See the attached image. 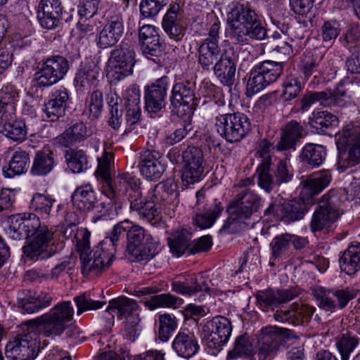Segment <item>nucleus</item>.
I'll use <instances>...</instances> for the list:
<instances>
[{"label": "nucleus", "instance_id": "1", "mask_svg": "<svg viewBox=\"0 0 360 360\" xmlns=\"http://www.w3.org/2000/svg\"><path fill=\"white\" fill-rule=\"evenodd\" d=\"M72 313L69 302H59L49 312L29 321L26 332L6 345V356L13 360H33L37 354L38 335L51 338L60 336Z\"/></svg>", "mask_w": 360, "mask_h": 360}, {"label": "nucleus", "instance_id": "2", "mask_svg": "<svg viewBox=\"0 0 360 360\" xmlns=\"http://www.w3.org/2000/svg\"><path fill=\"white\" fill-rule=\"evenodd\" d=\"M228 15L230 37L238 44H247L250 40H262L266 30L259 16L248 2H233Z\"/></svg>", "mask_w": 360, "mask_h": 360}, {"label": "nucleus", "instance_id": "3", "mask_svg": "<svg viewBox=\"0 0 360 360\" xmlns=\"http://www.w3.org/2000/svg\"><path fill=\"white\" fill-rule=\"evenodd\" d=\"M338 117L328 111L316 114V134L332 136L335 135L339 150H348V159L352 164L360 160V127L353 124H347L341 131L336 132Z\"/></svg>", "mask_w": 360, "mask_h": 360}, {"label": "nucleus", "instance_id": "4", "mask_svg": "<svg viewBox=\"0 0 360 360\" xmlns=\"http://www.w3.org/2000/svg\"><path fill=\"white\" fill-rule=\"evenodd\" d=\"M302 188L298 199L285 201L281 205L271 203L265 214H274L286 222L301 219L315 203V177L313 174L302 176Z\"/></svg>", "mask_w": 360, "mask_h": 360}, {"label": "nucleus", "instance_id": "5", "mask_svg": "<svg viewBox=\"0 0 360 360\" xmlns=\"http://www.w3.org/2000/svg\"><path fill=\"white\" fill-rule=\"evenodd\" d=\"M214 127L220 136L227 142L237 143L249 133L251 124L246 115L237 112L216 115Z\"/></svg>", "mask_w": 360, "mask_h": 360}, {"label": "nucleus", "instance_id": "6", "mask_svg": "<svg viewBox=\"0 0 360 360\" xmlns=\"http://www.w3.org/2000/svg\"><path fill=\"white\" fill-rule=\"evenodd\" d=\"M195 90V83L189 80L176 81L169 96L172 112L178 117L186 116V120L189 121L198 105Z\"/></svg>", "mask_w": 360, "mask_h": 360}, {"label": "nucleus", "instance_id": "7", "mask_svg": "<svg viewBox=\"0 0 360 360\" xmlns=\"http://www.w3.org/2000/svg\"><path fill=\"white\" fill-rule=\"evenodd\" d=\"M53 231L46 225L42 224L39 219L38 227L30 234L32 239L22 248L23 253L33 260L50 258L58 252L53 242Z\"/></svg>", "mask_w": 360, "mask_h": 360}, {"label": "nucleus", "instance_id": "8", "mask_svg": "<svg viewBox=\"0 0 360 360\" xmlns=\"http://www.w3.org/2000/svg\"><path fill=\"white\" fill-rule=\"evenodd\" d=\"M134 50L128 43L121 44L110 52L108 60V76L115 82L120 81L133 72Z\"/></svg>", "mask_w": 360, "mask_h": 360}, {"label": "nucleus", "instance_id": "9", "mask_svg": "<svg viewBox=\"0 0 360 360\" xmlns=\"http://www.w3.org/2000/svg\"><path fill=\"white\" fill-rule=\"evenodd\" d=\"M231 332V323L227 318L215 316L203 326L202 340L209 348L219 349L227 343Z\"/></svg>", "mask_w": 360, "mask_h": 360}, {"label": "nucleus", "instance_id": "10", "mask_svg": "<svg viewBox=\"0 0 360 360\" xmlns=\"http://www.w3.org/2000/svg\"><path fill=\"white\" fill-rule=\"evenodd\" d=\"M182 159L183 183L189 185L200 181L202 178L205 165L204 153L201 148L188 146L182 153Z\"/></svg>", "mask_w": 360, "mask_h": 360}, {"label": "nucleus", "instance_id": "11", "mask_svg": "<svg viewBox=\"0 0 360 360\" xmlns=\"http://www.w3.org/2000/svg\"><path fill=\"white\" fill-rule=\"evenodd\" d=\"M69 69L68 60L60 56L48 58L36 73V82L38 86H49L62 79Z\"/></svg>", "mask_w": 360, "mask_h": 360}, {"label": "nucleus", "instance_id": "12", "mask_svg": "<svg viewBox=\"0 0 360 360\" xmlns=\"http://www.w3.org/2000/svg\"><path fill=\"white\" fill-rule=\"evenodd\" d=\"M169 77L164 75L144 87L145 109L148 112H160L166 105Z\"/></svg>", "mask_w": 360, "mask_h": 360}, {"label": "nucleus", "instance_id": "13", "mask_svg": "<svg viewBox=\"0 0 360 360\" xmlns=\"http://www.w3.org/2000/svg\"><path fill=\"white\" fill-rule=\"evenodd\" d=\"M101 195L96 193L89 184H83L76 188L72 194L73 205L82 212L96 210L102 212L107 209V204L101 201Z\"/></svg>", "mask_w": 360, "mask_h": 360}, {"label": "nucleus", "instance_id": "14", "mask_svg": "<svg viewBox=\"0 0 360 360\" xmlns=\"http://www.w3.org/2000/svg\"><path fill=\"white\" fill-rule=\"evenodd\" d=\"M141 174L153 180L159 179L165 171L162 154L158 150L148 148L139 153V163Z\"/></svg>", "mask_w": 360, "mask_h": 360}, {"label": "nucleus", "instance_id": "15", "mask_svg": "<svg viewBox=\"0 0 360 360\" xmlns=\"http://www.w3.org/2000/svg\"><path fill=\"white\" fill-rule=\"evenodd\" d=\"M124 32V19L121 13L109 16L96 37V45L105 49L114 46Z\"/></svg>", "mask_w": 360, "mask_h": 360}, {"label": "nucleus", "instance_id": "16", "mask_svg": "<svg viewBox=\"0 0 360 360\" xmlns=\"http://www.w3.org/2000/svg\"><path fill=\"white\" fill-rule=\"evenodd\" d=\"M284 343L285 336L280 328L273 326L262 328L258 341L259 360L274 356Z\"/></svg>", "mask_w": 360, "mask_h": 360}, {"label": "nucleus", "instance_id": "17", "mask_svg": "<svg viewBox=\"0 0 360 360\" xmlns=\"http://www.w3.org/2000/svg\"><path fill=\"white\" fill-rule=\"evenodd\" d=\"M337 197L333 189L323 195L318 202L316 209V231L328 229L340 217L335 205Z\"/></svg>", "mask_w": 360, "mask_h": 360}, {"label": "nucleus", "instance_id": "18", "mask_svg": "<svg viewBox=\"0 0 360 360\" xmlns=\"http://www.w3.org/2000/svg\"><path fill=\"white\" fill-rule=\"evenodd\" d=\"M237 58L234 48L229 46L223 49L220 59L211 68L214 75L224 85L231 86L234 84Z\"/></svg>", "mask_w": 360, "mask_h": 360}, {"label": "nucleus", "instance_id": "19", "mask_svg": "<svg viewBox=\"0 0 360 360\" xmlns=\"http://www.w3.org/2000/svg\"><path fill=\"white\" fill-rule=\"evenodd\" d=\"M162 25L164 31L171 39L176 41L182 39L186 30V22L179 4L175 2L169 5L163 17Z\"/></svg>", "mask_w": 360, "mask_h": 360}, {"label": "nucleus", "instance_id": "20", "mask_svg": "<svg viewBox=\"0 0 360 360\" xmlns=\"http://www.w3.org/2000/svg\"><path fill=\"white\" fill-rule=\"evenodd\" d=\"M268 174L270 176L268 180L255 175L258 186L266 193H271L276 186L290 182L293 177V170L287 160H280L274 169V174L271 173V167L268 169Z\"/></svg>", "mask_w": 360, "mask_h": 360}, {"label": "nucleus", "instance_id": "21", "mask_svg": "<svg viewBox=\"0 0 360 360\" xmlns=\"http://www.w3.org/2000/svg\"><path fill=\"white\" fill-rule=\"evenodd\" d=\"M63 13L60 0H39L37 19L40 25L46 30L58 27Z\"/></svg>", "mask_w": 360, "mask_h": 360}, {"label": "nucleus", "instance_id": "22", "mask_svg": "<svg viewBox=\"0 0 360 360\" xmlns=\"http://www.w3.org/2000/svg\"><path fill=\"white\" fill-rule=\"evenodd\" d=\"M171 287L173 292L188 296L201 291L210 293L211 290L206 280L195 274L177 276L172 281Z\"/></svg>", "mask_w": 360, "mask_h": 360}, {"label": "nucleus", "instance_id": "23", "mask_svg": "<svg viewBox=\"0 0 360 360\" xmlns=\"http://www.w3.org/2000/svg\"><path fill=\"white\" fill-rule=\"evenodd\" d=\"M39 226V217L30 213L14 217L8 229V236L13 240L30 238L31 232Z\"/></svg>", "mask_w": 360, "mask_h": 360}, {"label": "nucleus", "instance_id": "24", "mask_svg": "<svg viewBox=\"0 0 360 360\" xmlns=\"http://www.w3.org/2000/svg\"><path fill=\"white\" fill-rule=\"evenodd\" d=\"M261 205L262 198L254 191L246 188L236 195L230 206L238 210V214L250 218L254 212L258 211Z\"/></svg>", "mask_w": 360, "mask_h": 360}, {"label": "nucleus", "instance_id": "25", "mask_svg": "<svg viewBox=\"0 0 360 360\" xmlns=\"http://www.w3.org/2000/svg\"><path fill=\"white\" fill-rule=\"evenodd\" d=\"M199 348L195 334L188 329L179 330L172 342V349L178 356L185 359L194 356Z\"/></svg>", "mask_w": 360, "mask_h": 360}, {"label": "nucleus", "instance_id": "26", "mask_svg": "<svg viewBox=\"0 0 360 360\" xmlns=\"http://www.w3.org/2000/svg\"><path fill=\"white\" fill-rule=\"evenodd\" d=\"M93 134L92 130L82 121H76L70 124L65 130L57 138L58 143L69 147L85 141Z\"/></svg>", "mask_w": 360, "mask_h": 360}, {"label": "nucleus", "instance_id": "27", "mask_svg": "<svg viewBox=\"0 0 360 360\" xmlns=\"http://www.w3.org/2000/svg\"><path fill=\"white\" fill-rule=\"evenodd\" d=\"M69 94L65 87L56 90L50 99L44 105V112L50 121L53 122L65 115Z\"/></svg>", "mask_w": 360, "mask_h": 360}, {"label": "nucleus", "instance_id": "28", "mask_svg": "<svg viewBox=\"0 0 360 360\" xmlns=\"http://www.w3.org/2000/svg\"><path fill=\"white\" fill-rule=\"evenodd\" d=\"M0 130L6 137L19 143L25 140L27 131L24 121L15 120V114L0 116Z\"/></svg>", "mask_w": 360, "mask_h": 360}, {"label": "nucleus", "instance_id": "29", "mask_svg": "<svg viewBox=\"0 0 360 360\" xmlns=\"http://www.w3.org/2000/svg\"><path fill=\"white\" fill-rule=\"evenodd\" d=\"M304 129L295 120L288 122L282 129L281 140L276 147L278 150H286L294 148L297 143L303 138Z\"/></svg>", "mask_w": 360, "mask_h": 360}, {"label": "nucleus", "instance_id": "30", "mask_svg": "<svg viewBox=\"0 0 360 360\" xmlns=\"http://www.w3.org/2000/svg\"><path fill=\"white\" fill-rule=\"evenodd\" d=\"M100 68L94 63L81 68L76 74L75 84L77 90L80 92L89 91L96 86L98 82Z\"/></svg>", "mask_w": 360, "mask_h": 360}, {"label": "nucleus", "instance_id": "31", "mask_svg": "<svg viewBox=\"0 0 360 360\" xmlns=\"http://www.w3.org/2000/svg\"><path fill=\"white\" fill-rule=\"evenodd\" d=\"M198 62L203 70H210L211 68L220 59L223 54L219 44L202 41L198 49Z\"/></svg>", "mask_w": 360, "mask_h": 360}, {"label": "nucleus", "instance_id": "32", "mask_svg": "<svg viewBox=\"0 0 360 360\" xmlns=\"http://www.w3.org/2000/svg\"><path fill=\"white\" fill-rule=\"evenodd\" d=\"M55 165V155L53 151L44 148L36 153L30 172L34 176H45L50 173Z\"/></svg>", "mask_w": 360, "mask_h": 360}, {"label": "nucleus", "instance_id": "33", "mask_svg": "<svg viewBox=\"0 0 360 360\" xmlns=\"http://www.w3.org/2000/svg\"><path fill=\"white\" fill-rule=\"evenodd\" d=\"M108 309V310H117L118 319H125L127 320L128 318L139 316L137 312L139 310V305L137 302L127 297H119L111 300Z\"/></svg>", "mask_w": 360, "mask_h": 360}, {"label": "nucleus", "instance_id": "34", "mask_svg": "<svg viewBox=\"0 0 360 360\" xmlns=\"http://www.w3.org/2000/svg\"><path fill=\"white\" fill-rule=\"evenodd\" d=\"M19 99V91L17 88L7 84L0 90V116L15 114V105Z\"/></svg>", "mask_w": 360, "mask_h": 360}, {"label": "nucleus", "instance_id": "35", "mask_svg": "<svg viewBox=\"0 0 360 360\" xmlns=\"http://www.w3.org/2000/svg\"><path fill=\"white\" fill-rule=\"evenodd\" d=\"M30 162L29 153L19 148L13 154L8 167L4 168V174L7 178H12L24 174L27 171Z\"/></svg>", "mask_w": 360, "mask_h": 360}, {"label": "nucleus", "instance_id": "36", "mask_svg": "<svg viewBox=\"0 0 360 360\" xmlns=\"http://www.w3.org/2000/svg\"><path fill=\"white\" fill-rule=\"evenodd\" d=\"M192 233L181 229L172 233L167 238L168 245L173 255L180 257L186 250L190 253Z\"/></svg>", "mask_w": 360, "mask_h": 360}, {"label": "nucleus", "instance_id": "37", "mask_svg": "<svg viewBox=\"0 0 360 360\" xmlns=\"http://www.w3.org/2000/svg\"><path fill=\"white\" fill-rule=\"evenodd\" d=\"M178 185L172 179H168L162 184L155 186L150 191L156 203L163 202L172 203L179 195Z\"/></svg>", "mask_w": 360, "mask_h": 360}, {"label": "nucleus", "instance_id": "38", "mask_svg": "<svg viewBox=\"0 0 360 360\" xmlns=\"http://www.w3.org/2000/svg\"><path fill=\"white\" fill-rule=\"evenodd\" d=\"M115 252L116 249L109 240H103L92 250V255L98 262L102 271L107 270L111 265Z\"/></svg>", "mask_w": 360, "mask_h": 360}, {"label": "nucleus", "instance_id": "39", "mask_svg": "<svg viewBox=\"0 0 360 360\" xmlns=\"http://www.w3.org/2000/svg\"><path fill=\"white\" fill-rule=\"evenodd\" d=\"M340 265L342 271L348 275H354L360 269V244L349 247L340 258Z\"/></svg>", "mask_w": 360, "mask_h": 360}, {"label": "nucleus", "instance_id": "40", "mask_svg": "<svg viewBox=\"0 0 360 360\" xmlns=\"http://www.w3.org/2000/svg\"><path fill=\"white\" fill-rule=\"evenodd\" d=\"M228 212L229 217L224 221L220 232L226 233H240L249 227V223L246 221L250 218L244 214H238V210L229 207Z\"/></svg>", "mask_w": 360, "mask_h": 360}, {"label": "nucleus", "instance_id": "41", "mask_svg": "<svg viewBox=\"0 0 360 360\" xmlns=\"http://www.w3.org/2000/svg\"><path fill=\"white\" fill-rule=\"evenodd\" d=\"M271 147L272 143L269 141L263 139L260 141L257 150V155L261 158V162L256 169L255 176L259 175V177L266 180L270 177L268 174V169L272 164V158L269 153Z\"/></svg>", "mask_w": 360, "mask_h": 360}, {"label": "nucleus", "instance_id": "42", "mask_svg": "<svg viewBox=\"0 0 360 360\" xmlns=\"http://www.w3.org/2000/svg\"><path fill=\"white\" fill-rule=\"evenodd\" d=\"M313 314L314 309L312 307L306 304H302L300 307L295 309L277 311L274 314V317L278 321L285 322L293 316L300 320L302 324H304L311 320Z\"/></svg>", "mask_w": 360, "mask_h": 360}, {"label": "nucleus", "instance_id": "43", "mask_svg": "<svg viewBox=\"0 0 360 360\" xmlns=\"http://www.w3.org/2000/svg\"><path fill=\"white\" fill-rule=\"evenodd\" d=\"M224 207L221 202L215 203L213 207H210L202 213H197L193 220L194 224L203 229L211 227L216 219L221 215Z\"/></svg>", "mask_w": 360, "mask_h": 360}, {"label": "nucleus", "instance_id": "44", "mask_svg": "<svg viewBox=\"0 0 360 360\" xmlns=\"http://www.w3.org/2000/svg\"><path fill=\"white\" fill-rule=\"evenodd\" d=\"M65 158L68 167L72 172L79 173L87 169V156L82 150L70 148L66 150Z\"/></svg>", "mask_w": 360, "mask_h": 360}, {"label": "nucleus", "instance_id": "45", "mask_svg": "<svg viewBox=\"0 0 360 360\" xmlns=\"http://www.w3.org/2000/svg\"><path fill=\"white\" fill-rule=\"evenodd\" d=\"M158 245L157 242L152 240L129 250L128 252L131 256L133 261L148 262L157 254Z\"/></svg>", "mask_w": 360, "mask_h": 360}, {"label": "nucleus", "instance_id": "46", "mask_svg": "<svg viewBox=\"0 0 360 360\" xmlns=\"http://www.w3.org/2000/svg\"><path fill=\"white\" fill-rule=\"evenodd\" d=\"M271 83L255 65L251 70L247 82V94L252 96L266 87Z\"/></svg>", "mask_w": 360, "mask_h": 360}, {"label": "nucleus", "instance_id": "47", "mask_svg": "<svg viewBox=\"0 0 360 360\" xmlns=\"http://www.w3.org/2000/svg\"><path fill=\"white\" fill-rule=\"evenodd\" d=\"M127 239V251L139 247L145 242L153 240L150 235L147 234L143 228L138 225H129L128 233H126Z\"/></svg>", "mask_w": 360, "mask_h": 360}, {"label": "nucleus", "instance_id": "48", "mask_svg": "<svg viewBox=\"0 0 360 360\" xmlns=\"http://www.w3.org/2000/svg\"><path fill=\"white\" fill-rule=\"evenodd\" d=\"M74 302L77 307V314L78 316L86 311L101 309L106 304L105 301L94 300L91 297L90 292H84L75 297Z\"/></svg>", "mask_w": 360, "mask_h": 360}, {"label": "nucleus", "instance_id": "49", "mask_svg": "<svg viewBox=\"0 0 360 360\" xmlns=\"http://www.w3.org/2000/svg\"><path fill=\"white\" fill-rule=\"evenodd\" d=\"M253 354V346L245 335L238 336L234 342L233 348L228 352L229 359H237L239 357H248Z\"/></svg>", "mask_w": 360, "mask_h": 360}, {"label": "nucleus", "instance_id": "50", "mask_svg": "<svg viewBox=\"0 0 360 360\" xmlns=\"http://www.w3.org/2000/svg\"><path fill=\"white\" fill-rule=\"evenodd\" d=\"M181 299L178 298L171 293H163L154 295L149 300L145 302V306L150 310H154L158 307H176Z\"/></svg>", "mask_w": 360, "mask_h": 360}, {"label": "nucleus", "instance_id": "51", "mask_svg": "<svg viewBox=\"0 0 360 360\" xmlns=\"http://www.w3.org/2000/svg\"><path fill=\"white\" fill-rule=\"evenodd\" d=\"M359 344V338L349 334H342L336 338V347L342 360H349L352 352Z\"/></svg>", "mask_w": 360, "mask_h": 360}, {"label": "nucleus", "instance_id": "52", "mask_svg": "<svg viewBox=\"0 0 360 360\" xmlns=\"http://www.w3.org/2000/svg\"><path fill=\"white\" fill-rule=\"evenodd\" d=\"M256 65L271 84L276 82L283 71V63L281 62L267 60Z\"/></svg>", "mask_w": 360, "mask_h": 360}, {"label": "nucleus", "instance_id": "53", "mask_svg": "<svg viewBox=\"0 0 360 360\" xmlns=\"http://www.w3.org/2000/svg\"><path fill=\"white\" fill-rule=\"evenodd\" d=\"M177 328L175 316L165 314L159 316L158 338L162 342H167Z\"/></svg>", "mask_w": 360, "mask_h": 360}, {"label": "nucleus", "instance_id": "54", "mask_svg": "<svg viewBox=\"0 0 360 360\" xmlns=\"http://www.w3.org/2000/svg\"><path fill=\"white\" fill-rule=\"evenodd\" d=\"M142 53L155 63H160V58L164 55L165 46L160 39L150 40L140 44Z\"/></svg>", "mask_w": 360, "mask_h": 360}, {"label": "nucleus", "instance_id": "55", "mask_svg": "<svg viewBox=\"0 0 360 360\" xmlns=\"http://www.w3.org/2000/svg\"><path fill=\"white\" fill-rule=\"evenodd\" d=\"M89 118L97 120L101 115L103 108V95L99 90L93 91L86 101Z\"/></svg>", "mask_w": 360, "mask_h": 360}, {"label": "nucleus", "instance_id": "56", "mask_svg": "<svg viewBox=\"0 0 360 360\" xmlns=\"http://www.w3.org/2000/svg\"><path fill=\"white\" fill-rule=\"evenodd\" d=\"M282 97L285 101H291L300 94L302 86L299 78L294 75H288L283 82Z\"/></svg>", "mask_w": 360, "mask_h": 360}, {"label": "nucleus", "instance_id": "57", "mask_svg": "<svg viewBox=\"0 0 360 360\" xmlns=\"http://www.w3.org/2000/svg\"><path fill=\"white\" fill-rule=\"evenodd\" d=\"M54 202L55 200L49 196L36 193L32 197L30 207L41 215L48 216Z\"/></svg>", "mask_w": 360, "mask_h": 360}, {"label": "nucleus", "instance_id": "58", "mask_svg": "<svg viewBox=\"0 0 360 360\" xmlns=\"http://www.w3.org/2000/svg\"><path fill=\"white\" fill-rule=\"evenodd\" d=\"M119 98L115 94V98L111 96L110 100L108 101V105L110 107V116L108 120V124L113 129L117 130L120 129L122 121V108L118 103Z\"/></svg>", "mask_w": 360, "mask_h": 360}, {"label": "nucleus", "instance_id": "59", "mask_svg": "<svg viewBox=\"0 0 360 360\" xmlns=\"http://www.w3.org/2000/svg\"><path fill=\"white\" fill-rule=\"evenodd\" d=\"M292 235L284 233L276 236L270 243L271 258L276 259L285 252L292 241Z\"/></svg>", "mask_w": 360, "mask_h": 360}, {"label": "nucleus", "instance_id": "60", "mask_svg": "<svg viewBox=\"0 0 360 360\" xmlns=\"http://www.w3.org/2000/svg\"><path fill=\"white\" fill-rule=\"evenodd\" d=\"M73 267V262H72L70 260H65L53 267L50 275L46 274H40L36 271H30L28 272V274L34 279L40 278L47 279L49 276L51 278H58L63 272L65 271L72 270Z\"/></svg>", "mask_w": 360, "mask_h": 360}, {"label": "nucleus", "instance_id": "61", "mask_svg": "<svg viewBox=\"0 0 360 360\" xmlns=\"http://www.w3.org/2000/svg\"><path fill=\"white\" fill-rule=\"evenodd\" d=\"M168 0H142L140 4L141 14L146 17L155 16L167 4Z\"/></svg>", "mask_w": 360, "mask_h": 360}, {"label": "nucleus", "instance_id": "62", "mask_svg": "<svg viewBox=\"0 0 360 360\" xmlns=\"http://www.w3.org/2000/svg\"><path fill=\"white\" fill-rule=\"evenodd\" d=\"M118 186L120 188L127 187L124 192L127 193L133 192L134 191L141 190V179L136 176L129 174V172H124L119 174L117 176Z\"/></svg>", "mask_w": 360, "mask_h": 360}, {"label": "nucleus", "instance_id": "63", "mask_svg": "<svg viewBox=\"0 0 360 360\" xmlns=\"http://www.w3.org/2000/svg\"><path fill=\"white\" fill-rule=\"evenodd\" d=\"M118 186L120 188L127 187L124 192L127 193L133 192L134 191L141 190V179L136 176L129 174V172H124L119 174L117 176Z\"/></svg>", "mask_w": 360, "mask_h": 360}, {"label": "nucleus", "instance_id": "64", "mask_svg": "<svg viewBox=\"0 0 360 360\" xmlns=\"http://www.w3.org/2000/svg\"><path fill=\"white\" fill-rule=\"evenodd\" d=\"M256 299L259 307L264 311L272 306L278 305L276 290L268 289L257 292Z\"/></svg>", "mask_w": 360, "mask_h": 360}]
</instances>
